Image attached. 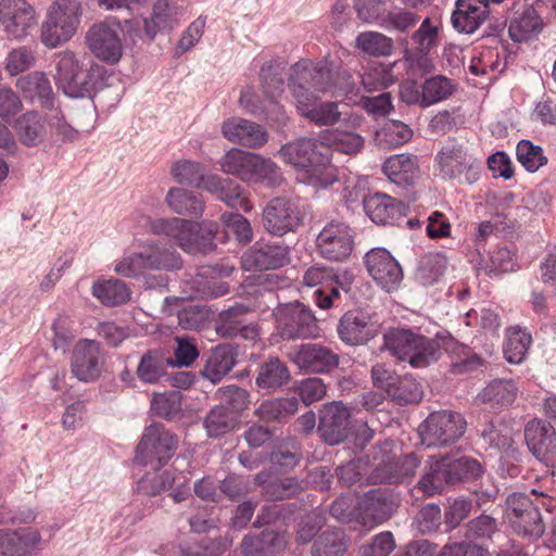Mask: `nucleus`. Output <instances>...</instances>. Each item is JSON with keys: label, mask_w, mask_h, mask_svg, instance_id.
<instances>
[{"label": "nucleus", "mask_w": 556, "mask_h": 556, "mask_svg": "<svg viewBox=\"0 0 556 556\" xmlns=\"http://www.w3.org/2000/svg\"><path fill=\"white\" fill-rule=\"evenodd\" d=\"M245 182L251 186L277 188L282 185L283 175L274 161L255 153Z\"/></svg>", "instance_id": "38"}, {"label": "nucleus", "mask_w": 556, "mask_h": 556, "mask_svg": "<svg viewBox=\"0 0 556 556\" xmlns=\"http://www.w3.org/2000/svg\"><path fill=\"white\" fill-rule=\"evenodd\" d=\"M422 388L412 376L397 377L388 395L399 405L418 403L422 399Z\"/></svg>", "instance_id": "51"}, {"label": "nucleus", "mask_w": 556, "mask_h": 556, "mask_svg": "<svg viewBox=\"0 0 556 556\" xmlns=\"http://www.w3.org/2000/svg\"><path fill=\"white\" fill-rule=\"evenodd\" d=\"M304 214L298 202L286 197L271 199L262 213L265 230L277 237L295 231L303 223Z\"/></svg>", "instance_id": "14"}, {"label": "nucleus", "mask_w": 556, "mask_h": 556, "mask_svg": "<svg viewBox=\"0 0 556 556\" xmlns=\"http://www.w3.org/2000/svg\"><path fill=\"white\" fill-rule=\"evenodd\" d=\"M35 8L27 0H3L0 26L10 39L27 37L37 25Z\"/></svg>", "instance_id": "16"}, {"label": "nucleus", "mask_w": 556, "mask_h": 556, "mask_svg": "<svg viewBox=\"0 0 556 556\" xmlns=\"http://www.w3.org/2000/svg\"><path fill=\"white\" fill-rule=\"evenodd\" d=\"M506 519L522 536L538 539L544 533V523L535 504L525 493H514L507 498Z\"/></svg>", "instance_id": "15"}, {"label": "nucleus", "mask_w": 556, "mask_h": 556, "mask_svg": "<svg viewBox=\"0 0 556 556\" xmlns=\"http://www.w3.org/2000/svg\"><path fill=\"white\" fill-rule=\"evenodd\" d=\"M204 426L210 437H219L233 428V418L225 406H215L207 414Z\"/></svg>", "instance_id": "58"}, {"label": "nucleus", "mask_w": 556, "mask_h": 556, "mask_svg": "<svg viewBox=\"0 0 556 556\" xmlns=\"http://www.w3.org/2000/svg\"><path fill=\"white\" fill-rule=\"evenodd\" d=\"M439 28L431 18H425L410 36L413 49L405 50L407 61L414 62L416 54L426 55L438 45Z\"/></svg>", "instance_id": "45"}, {"label": "nucleus", "mask_w": 556, "mask_h": 556, "mask_svg": "<svg viewBox=\"0 0 556 556\" xmlns=\"http://www.w3.org/2000/svg\"><path fill=\"white\" fill-rule=\"evenodd\" d=\"M281 159L299 168V179L315 188H326L336 179V168L330 164L329 149L313 138H302L282 146Z\"/></svg>", "instance_id": "2"}, {"label": "nucleus", "mask_w": 556, "mask_h": 556, "mask_svg": "<svg viewBox=\"0 0 556 556\" xmlns=\"http://www.w3.org/2000/svg\"><path fill=\"white\" fill-rule=\"evenodd\" d=\"M481 475V465L473 458L462 456L454 458L431 456L428 471L419 480L416 490L426 495L439 493L444 485L462 480L476 479Z\"/></svg>", "instance_id": "4"}, {"label": "nucleus", "mask_w": 556, "mask_h": 556, "mask_svg": "<svg viewBox=\"0 0 556 556\" xmlns=\"http://www.w3.org/2000/svg\"><path fill=\"white\" fill-rule=\"evenodd\" d=\"M437 162L443 179L464 176L466 182L473 184L479 178L481 161L463 144L444 146L437 155Z\"/></svg>", "instance_id": "13"}, {"label": "nucleus", "mask_w": 556, "mask_h": 556, "mask_svg": "<svg viewBox=\"0 0 556 556\" xmlns=\"http://www.w3.org/2000/svg\"><path fill=\"white\" fill-rule=\"evenodd\" d=\"M175 477L169 470L162 472L155 471L144 475L137 484L138 491L141 493L155 496L163 491L168 490L174 484Z\"/></svg>", "instance_id": "57"}, {"label": "nucleus", "mask_w": 556, "mask_h": 556, "mask_svg": "<svg viewBox=\"0 0 556 556\" xmlns=\"http://www.w3.org/2000/svg\"><path fill=\"white\" fill-rule=\"evenodd\" d=\"M424 108L447 99L453 92L452 81L443 76H434L424 81Z\"/></svg>", "instance_id": "54"}, {"label": "nucleus", "mask_w": 556, "mask_h": 556, "mask_svg": "<svg viewBox=\"0 0 556 556\" xmlns=\"http://www.w3.org/2000/svg\"><path fill=\"white\" fill-rule=\"evenodd\" d=\"M383 173L395 185L412 186L420 175L418 157L413 154H395L387 159Z\"/></svg>", "instance_id": "34"}, {"label": "nucleus", "mask_w": 556, "mask_h": 556, "mask_svg": "<svg viewBox=\"0 0 556 556\" xmlns=\"http://www.w3.org/2000/svg\"><path fill=\"white\" fill-rule=\"evenodd\" d=\"M92 295L103 305H122L129 301L131 291L128 286L115 278L97 280L91 288Z\"/></svg>", "instance_id": "44"}, {"label": "nucleus", "mask_w": 556, "mask_h": 556, "mask_svg": "<svg viewBox=\"0 0 556 556\" xmlns=\"http://www.w3.org/2000/svg\"><path fill=\"white\" fill-rule=\"evenodd\" d=\"M14 129L25 147H37L46 139V119L36 111L21 115L14 123Z\"/></svg>", "instance_id": "39"}, {"label": "nucleus", "mask_w": 556, "mask_h": 556, "mask_svg": "<svg viewBox=\"0 0 556 556\" xmlns=\"http://www.w3.org/2000/svg\"><path fill=\"white\" fill-rule=\"evenodd\" d=\"M55 84L70 98L89 97L94 90L92 70H85L72 51L55 54Z\"/></svg>", "instance_id": "8"}, {"label": "nucleus", "mask_w": 556, "mask_h": 556, "mask_svg": "<svg viewBox=\"0 0 556 556\" xmlns=\"http://www.w3.org/2000/svg\"><path fill=\"white\" fill-rule=\"evenodd\" d=\"M393 83V78L388 68L383 66H372L362 75V86L367 92H372L388 87Z\"/></svg>", "instance_id": "63"}, {"label": "nucleus", "mask_w": 556, "mask_h": 556, "mask_svg": "<svg viewBox=\"0 0 556 556\" xmlns=\"http://www.w3.org/2000/svg\"><path fill=\"white\" fill-rule=\"evenodd\" d=\"M467 422L455 412L442 410L429 415L420 426L422 443L427 446H444L455 443L465 433Z\"/></svg>", "instance_id": "11"}, {"label": "nucleus", "mask_w": 556, "mask_h": 556, "mask_svg": "<svg viewBox=\"0 0 556 556\" xmlns=\"http://www.w3.org/2000/svg\"><path fill=\"white\" fill-rule=\"evenodd\" d=\"M518 388L510 379H494L478 394V399L492 407H505L514 403Z\"/></svg>", "instance_id": "42"}, {"label": "nucleus", "mask_w": 556, "mask_h": 556, "mask_svg": "<svg viewBox=\"0 0 556 556\" xmlns=\"http://www.w3.org/2000/svg\"><path fill=\"white\" fill-rule=\"evenodd\" d=\"M316 247L319 255L324 258L334 262L344 261L353 251L354 237L352 230L344 223H328L319 231Z\"/></svg>", "instance_id": "17"}, {"label": "nucleus", "mask_w": 556, "mask_h": 556, "mask_svg": "<svg viewBox=\"0 0 556 556\" xmlns=\"http://www.w3.org/2000/svg\"><path fill=\"white\" fill-rule=\"evenodd\" d=\"M298 410L295 397H280L264 401L256 409L255 415L263 421L281 420L292 416Z\"/></svg>", "instance_id": "47"}, {"label": "nucleus", "mask_w": 556, "mask_h": 556, "mask_svg": "<svg viewBox=\"0 0 556 556\" xmlns=\"http://www.w3.org/2000/svg\"><path fill=\"white\" fill-rule=\"evenodd\" d=\"M203 167L200 163L190 160H178L170 165V176L179 185L197 187Z\"/></svg>", "instance_id": "59"}, {"label": "nucleus", "mask_w": 556, "mask_h": 556, "mask_svg": "<svg viewBox=\"0 0 556 556\" xmlns=\"http://www.w3.org/2000/svg\"><path fill=\"white\" fill-rule=\"evenodd\" d=\"M148 228L151 233L166 238L189 254H207L216 248L214 240L218 224L213 220L195 223L180 217L152 218Z\"/></svg>", "instance_id": "3"}, {"label": "nucleus", "mask_w": 556, "mask_h": 556, "mask_svg": "<svg viewBox=\"0 0 556 556\" xmlns=\"http://www.w3.org/2000/svg\"><path fill=\"white\" fill-rule=\"evenodd\" d=\"M289 359L302 371L325 374L339 365V356L319 343H303L288 353Z\"/></svg>", "instance_id": "20"}, {"label": "nucleus", "mask_w": 556, "mask_h": 556, "mask_svg": "<svg viewBox=\"0 0 556 556\" xmlns=\"http://www.w3.org/2000/svg\"><path fill=\"white\" fill-rule=\"evenodd\" d=\"M236 356V349L231 344H219L213 348L200 371L201 376L213 384L220 382L235 367Z\"/></svg>", "instance_id": "32"}, {"label": "nucleus", "mask_w": 556, "mask_h": 556, "mask_svg": "<svg viewBox=\"0 0 556 556\" xmlns=\"http://www.w3.org/2000/svg\"><path fill=\"white\" fill-rule=\"evenodd\" d=\"M289 262V248L276 242H256L242 256L247 270H268L282 267Z\"/></svg>", "instance_id": "23"}, {"label": "nucleus", "mask_w": 556, "mask_h": 556, "mask_svg": "<svg viewBox=\"0 0 556 556\" xmlns=\"http://www.w3.org/2000/svg\"><path fill=\"white\" fill-rule=\"evenodd\" d=\"M165 203L178 215L198 217L204 212V202L201 197L180 187L169 188L165 197Z\"/></svg>", "instance_id": "40"}, {"label": "nucleus", "mask_w": 556, "mask_h": 556, "mask_svg": "<svg viewBox=\"0 0 556 556\" xmlns=\"http://www.w3.org/2000/svg\"><path fill=\"white\" fill-rule=\"evenodd\" d=\"M302 87L305 92L330 93L331 96H350L355 90V83L349 72L343 70L338 62L324 58L318 62L304 60L294 64L291 68L289 88L291 94Z\"/></svg>", "instance_id": "1"}, {"label": "nucleus", "mask_w": 556, "mask_h": 556, "mask_svg": "<svg viewBox=\"0 0 556 556\" xmlns=\"http://www.w3.org/2000/svg\"><path fill=\"white\" fill-rule=\"evenodd\" d=\"M181 266L182 258L175 249L151 242L140 252L124 256L115 264L114 271L125 277H137L152 270H178Z\"/></svg>", "instance_id": "6"}, {"label": "nucleus", "mask_w": 556, "mask_h": 556, "mask_svg": "<svg viewBox=\"0 0 556 556\" xmlns=\"http://www.w3.org/2000/svg\"><path fill=\"white\" fill-rule=\"evenodd\" d=\"M254 155L255 153L231 148L220 157V169L225 174L237 176L245 182Z\"/></svg>", "instance_id": "48"}, {"label": "nucleus", "mask_w": 556, "mask_h": 556, "mask_svg": "<svg viewBox=\"0 0 556 556\" xmlns=\"http://www.w3.org/2000/svg\"><path fill=\"white\" fill-rule=\"evenodd\" d=\"M525 438L532 454L546 466L556 465V430L542 420H531L525 429Z\"/></svg>", "instance_id": "22"}, {"label": "nucleus", "mask_w": 556, "mask_h": 556, "mask_svg": "<svg viewBox=\"0 0 556 556\" xmlns=\"http://www.w3.org/2000/svg\"><path fill=\"white\" fill-rule=\"evenodd\" d=\"M378 326L363 312H346L339 320L338 334L346 344L359 345L374 338Z\"/></svg>", "instance_id": "27"}, {"label": "nucleus", "mask_w": 556, "mask_h": 556, "mask_svg": "<svg viewBox=\"0 0 556 556\" xmlns=\"http://www.w3.org/2000/svg\"><path fill=\"white\" fill-rule=\"evenodd\" d=\"M16 87L26 99L38 101L43 108L53 106V90L43 72L36 71L20 77Z\"/></svg>", "instance_id": "36"}, {"label": "nucleus", "mask_w": 556, "mask_h": 556, "mask_svg": "<svg viewBox=\"0 0 556 556\" xmlns=\"http://www.w3.org/2000/svg\"><path fill=\"white\" fill-rule=\"evenodd\" d=\"M168 365H174V361L166 358L160 351H148L137 366V378L143 383L155 384L166 375Z\"/></svg>", "instance_id": "43"}, {"label": "nucleus", "mask_w": 556, "mask_h": 556, "mask_svg": "<svg viewBox=\"0 0 556 556\" xmlns=\"http://www.w3.org/2000/svg\"><path fill=\"white\" fill-rule=\"evenodd\" d=\"M239 103L252 115L261 116L264 114L265 118L277 129H281L287 125L288 116L283 106L277 102V99L266 98V103L260 106L254 102L252 90L247 89L241 92Z\"/></svg>", "instance_id": "37"}, {"label": "nucleus", "mask_w": 556, "mask_h": 556, "mask_svg": "<svg viewBox=\"0 0 556 556\" xmlns=\"http://www.w3.org/2000/svg\"><path fill=\"white\" fill-rule=\"evenodd\" d=\"M329 142L334 150L353 155L363 150L365 139L355 131L334 129L330 132Z\"/></svg>", "instance_id": "55"}, {"label": "nucleus", "mask_w": 556, "mask_h": 556, "mask_svg": "<svg viewBox=\"0 0 556 556\" xmlns=\"http://www.w3.org/2000/svg\"><path fill=\"white\" fill-rule=\"evenodd\" d=\"M290 380L287 365L278 357H269L258 369L256 386L261 389L275 391Z\"/></svg>", "instance_id": "46"}, {"label": "nucleus", "mask_w": 556, "mask_h": 556, "mask_svg": "<svg viewBox=\"0 0 556 556\" xmlns=\"http://www.w3.org/2000/svg\"><path fill=\"white\" fill-rule=\"evenodd\" d=\"M356 46L365 53L374 56H387L393 51L392 38L377 31L361 33L356 37Z\"/></svg>", "instance_id": "52"}, {"label": "nucleus", "mask_w": 556, "mask_h": 556, "mask_svg": "<svg viewBox=\"0 0 556 556\" xmlns=\"http://www.w3.org/2000/svg\"><path fill=\"white\" fill-rule=\"evenodd\" d=\"M40 541V532L36 529H0V552L4 556H39L35 547Z\"/></svg>", "instance_id": "31"}, {"label": "nucleus", "mask_w": 556, "mask_h": 556, "mask_svg": "<svg viewBox=\"0 0 556 556\" xmlns=\"http://www.w3.org/2000/svg\"><path fill=\"white\" fill-rule=\"evenodd\" d=\"M299 114L317 126H333L342 113L336 101H320L314 92H305L302 87L294 90L292 96Z\"/></svg>", "instance_id": "18"}, {"label": "nucleus", "mask_w": 556, "mask_h": 556, "mask_svg": "<svg viewBox=\"0 0 556 556\" xmlns=\"http://www.w3.org/2000/svg\"><path fill=\"white\" fill-rule=\"evenodd\" d=\"M516 154L520 164L532 173L536 172L547 162V159L543 155L542 149L528 140H521L517 144Z\"/></svg>", "instance_id": "60"}, {"label": "nucleus", "mask_w": 556, "mask_h": 556, "mask_svg": "<svg viewBox=\"0 0 556 556\" xmlns=\"http://www.w3.org/2000/svg\"><path fill=\"white\" fill-rule=\"evenodd\" d=\"M80 23V4L77 0H55L47 10L40 28V40L47 48H56L68 41Z\"/></svg>", "instance_id": "7"}, {"label": "nucleus", "mask_w": 556, "mask_h": 556, "mask_svg": "<svg viewBox=\"0 0 556 556\" xmlns=\"http://www.w3.org/2000/svg\"><path fill=\"white\" fill-rule=\"evenodd\" d=\"M285 545L283 535L266 530L260 536H245L242 541V551L245 556H276Z\"/></svg>", "instance_id": "41"}, {"label": "nucleus", "mask_w": 556, "mask_h": 556, "mask_svg": "<svg viewBox=\"0 0 556 556\" xmlns=\"http://www.w3.org/2000/svg\"><path fill=\"white\" fill-rule=\"evenodd\" d=\"M222 220L237 237L241 243H249L253 239V230L250 222L237 213H224Z\"/></svg>", "instance_id": "64"}, {"label": "nucleus", "mask_w": 556, "mask_h": 556, "mask_svg": "<svg viewBox=\"0 0 556 556\" xmlns=\"http://www.w3.org/2000/svg\"><path fill=\"white\" fill-rule=\"evenodd\" d=\"M346 549L344 534L340 529L324 531L314 543V556H341Z\"/></svg>", "instance_id": "53"}, {"label": "nucleus", "mask_w": 556, "mask_h": 556, "mask_svg": "<svg viewBox=\"0 0 556 556\" xmlns=\"http://www.w3.org/2000/svg\"><path fill=\"white\" fill-rule=\"evenodd\" d=\"M419 460L414 454H407L401 459L387 455L375 467L371 479L380 483H399L415 475Z\"/></svg>", "instance_id": "30"}, {"label": "nucleus", "mask_w": 556, "mask_h": 556, "mask_svg": "<svg viewBox=\"0 0 556 556\" xmlns=\"http://www.w3.org/2000/svg\"><path fill=\"white\" fill-rule=\"evenodd\" d=\"M151 408L155 414L170 419L181 409V393L172 391L155 394L151 401Z\"/></svg>", "instance_id": "61"}, {"label": "nucleus", "mask_w": 556, "mask_h": 556, "mask_svg": "<svg viewBox=\"0 0 556 556\" xmlns=\"http://www.w3.org/2000/svg\"><path fill=\"white\" fill-rule=\"evenodd\" d=\"M177 447L178 438L163 426L153 424L146 428L137 446L136 458L159 469L174 456Z\"/></svg>", "instance_id": "10"}, {"label": "nucleus", "mask_w": 556, "mask_h": 556, "mask_svg": "<svg viewBox=\"0 0 556 556\" xmlns=\"http://www.w3.org/2000/svg\"><path fill=\"white\" fill-rule=\"evenodd\" d=\"M261 80L265 98L278 99L285 89V81L273 63H266L261 68Z\"/></svg>", "instance_id": "62"}, {"label": "nucleus", "mask_w": 556, "mask_h": 556, "mask_svg": "<svg viewBox=\"0 0 556 556\" xmlns=\"http://www.w3.org/2000/svg\"><path fill=\"white\" fill-rule=\"evenodd\" d=\"M383 348L412 367L422 368L438 361L439 343L406 329H391L383 336Z\"/></svg>", "instance_id": "5"}, {"label": "nucleus", "mask_w": 556, "mask_h": 556, "mask_svg": "<svg viewBox=\"0 0 556 556\" xmlns=\"http://www.w3.org/2000/svg\"><path fill=\"white\" fill-rule=\"evenodd\" d=\"M185 15V8L169 0H157L152 7V13L144 20L143 26L150 39L161 31L177 27Z\"/></svg>", "instance_id": "28"}, {"label": "nucleus", "mask_w": 556, "mask_h": 556, "mask_svg": "<svg viewBox=\"0 0 556 556\" xmlns=\"http://www.w3.org/2000/svg\"><path fill=\"white\" fill-rule=\"evenodd\" d=\"M350 410L341 402H332L320 412L318 430L321 438L331 445L343 441L350 431Z\"/></svg>", "instance_id": "25"}, {"label": "nucleus", "mask_w": 556, "mask_h": 556, "mask_svg": "<svg viewBox=\"0 0 556 556\" xmlns=\"http://www.w3.org/2000/svg\"><path fill=\"white\" fill-rule=\"evenodd\" d=\"M542 26V20L534 8L530 4H521L510 18L508 33L514 41L521 42L538 35Z\"/></svg>", "instance_id": "35"}, {"label": "nucleus", "mask_w": 556, "mask_h": 556, "mask_svg": "<svg viewBox=\"0 0 556 556\" xmlns=\"http://www.w3.org/2000/svg\"><path fill=\"white\" fill-rule=\"evenodd\" d=\"M85 40L90 52L103 62L115 64L123 55V28L114 17L94 23L86 33Z\"/></svg>", "instance_id": "9"}, {"label": "nucleus", "mask_w": 556, "mask_h": 556, "mask_svg": "<svg viewBox=\"0 0 556 556\" xmlns=\"http://www.w3.org/2000/svg\"><path fill=\"white\" fill-rule=\"evenodd\" d=\"M363 204L367 216L379 225L397 224L407 211L402 201L381 192L367 195Z\"/></svg>", "instance_id": "26"}, {"label": "nucleus", "mask_w": 556, "mask_h": 556, "mask_svg": "<svg viewBox=\"0 0 556 556\" xmlns=\"http://www.w3.org/2000/svg\"><path fill=\"white\" fill-rule=\"evenodd\" d=\"M532 338L526 330L514 327L508 330L504 354L510 364H520L529 350Z\"/></svg>", "instance_id": "50"}, {"label": "nucleus", "mask_w": 556, "mask_h": 556, "mask_svg": "<svg viewBox=\"0 0 556 556\" xmlns=\"http://www.w3.org/2000/svg\"><path fill=\"white\" fill-rule=\"evenodd\" d=\"M447 267V260L442 254H427L421 257L416 270V280L424 286L440 281Z\"/></svg>", "instance_id": "49"}, {"label": "nucleus", "mask_w": 556, "mask_h": 556, "mask_svg": "<svg viewBox=\"0 0 556 556\" xmlns=\"http://www.w3.org/2000/svg\"><path fill=\"white\" fill-rule=\"evenodd\" d=\"M365 265L372 279L386 291L396 290L403 280L399 262L384 248H374L365 255Z\"/></svg>", "instance_id": "19"}, {"label": "nucleus", "mask_w": 556, "mask_h": 556, "mask_svg": "<svg viewBox=\"0 0 556 556\" xmlns=\"http://www.w3.org/2000/svg\"><path fill=\"white\" fill-rule=\"evenodd\" d=\"M274 315L278 333L283 340L306 339L318 333L316 318L302 303L280 305Z\"/></svg>", "instance_id": "12"}, {"label": "nucleus", "mask_w": 556, "mask_h": 556, "mask_svg": "<svg viewBox=\"0 0 556 556\" xmlns=\"http://www.w3.org/2000/svg\"><path fill=\"white\" fill-rule=\"evenodd\" d=\"M378 21L387 30L404 33L418 23L419 16L405 9H394L387 14H381Z\"/></svg>", "instance_id": "56"}, {"label": "nucleus", "mask_w": 556, "mask_h": 556, "mask_svg": "<svg viewBox=\"0 0 556 556\" xmlns=\"http://www.w3.org/2000/svg\"><path fill=\"white\" fill-rule=\"evenodd\" d=\"M396 506V498L386 490H370L361 504L363 519L372 525L381 523L391 517Z\"/></svg>", "instance_id": "33"}, {"label": "nucleus", "mask_w": 556, "mask_h": 556, "mask_svg": "<svg viewBox=\"0 0 556 556\" xmlns=\"http://www.w3.org/2000/svg\"><path fill=\"white\" fill-rule=\"evenodd\" d=\"M490 0H457L452 14L453 27L458 33L472 34L485 21Z\"/></svg>", "instance_id": "29"}, {"label": "nucleus", "mask_w": 556, "mask_h": 556, "mask_svg": "<svg viewBox=\"0 0 556 556\" xmlns=\"http://www.w3.org/2000/svg\"><path fill=\"white\" fill-rule=\"evenodd\" d=\"M103 353L99 342L94 340H79L72 352L71 371L83 382L97 380L102 371Z\"/></svg>", "instance_id": "21"}, {"label": "nucleus", "mask_w": 556, "mask_h": 556, "mask_svg": "<svg viewBox=\"0 0 556 556\" xmlns=\"http://www.w3.org/2000/svg\"><path fill=\"white\" fill-rule=\"evenodd\" d=\"M222 134L229 142L250 149H260L268 141V134L263 126L242 117L224 121Z\"/></svg>", "instance_id": "24"}]
</instances>
